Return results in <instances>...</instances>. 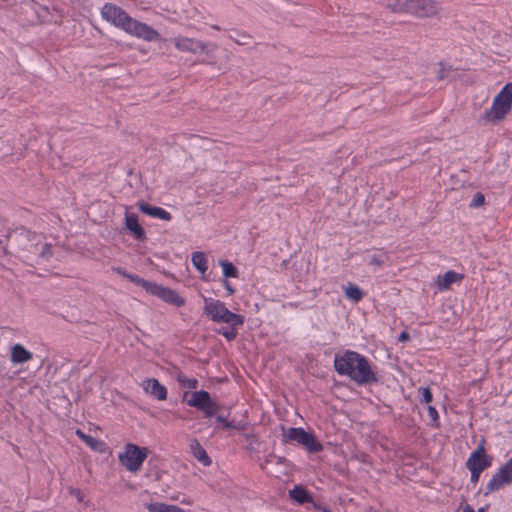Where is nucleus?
<instances>
[{"mask_svg": "<svg viewBox=\"0 0 512 512\" xmlns=\"http://www.w3.org/2000/svg\"><path fill=\"white\" fill-rule=\"evenodd\" d=\"M334 368L338 375L345 376L357 385H367L378 381L377 374L369 360L362 354L346 350L334 357Z\"/></svg>", "mask_w": 512, "mask_h": 512, "instance_id": "1", "label": "nucleus"}, {"mask_svg": "<svg viewBox=\"0 0 512 512\" xmlns=\"http://www.w3.org/2000/svg\"><path fill=\"white\" fill-rule=\"evenodd\" d=\"M101 16L105 21L138 39L147 42L161 39L159 32L152 26L130 17L126 11L113 3L103 5Z\"/></svg>", "mask_w": 512, "mask_h": 512, "instance_id": "2", "label": "nucleus"}, {"mask_svg": "<svg viewBox=\"0 0 512 512\" xmlns=\"http://www.w3.org/2000/svg\"><path fill=\"white\" fill-rule=\"evenodd\" d=\"M203 313L212 322L228 326H242L245 317L228 309L219 299L203 296Z\"/></svg>", "mask_w": 512, "mask_h": 512, "instance_id": "3", "label": "nucleus"}, {"mask_svg": "<svg viewBox=\"0 0 512 512\" xmlns=\"http://www.w3.org/2000/svg\"><path fill=\"white\" fill-rule=\"evenodd\" d=\"M512 109V82L504 87L493 98L492 105L481 116L483 124H498L506 118Z\"/></svg>", "mask_w": 512, "mask_h": 512, "instance_id": "4", "label": "nucleus"}, {"mask_svg": "<svg viewBox=\"0 0 512 512\" xmlns=\"http://www.w3.org/2000/svg\"><path fill=\"white\" fill-rule=\"evenodd\" d=\"M148 454V448L139 447L133 443H127L123 451L118 454V459L127 471L136 473L141 469Z\"/></svg>", "mask_w": 512, "mask_h": 512, "instance_id": "5", "label": "nucleus"}, {"mask_svg": "<svg viewBox=\"0 0 512 512\" xmlns=\"http://www.w3.org/2000/svg\"><path fill=\"white\" fill-rule=\"evenodd\" d=\"M173 42L176 49L181 52H189L194 55L205 54L208 58H211L217 50L215 43H203L195 38L185 36H177L173 39Z\"/></svg>", "mask_w": 512, "mask_h": 512, "instance_id": "6", "label": "nucleus"}, {"mask_svg": "<svg viewBox=\"0 0 512 512\" xmlns=\"http://www.w3.org/2000/svg\"><path fill=\"white\" fill-rule=\"evenodd\" d=\"M283 441L290 442L294 441L305 447L310 453H317L323 450V445L315 438V436L305 431L301 427L289 428L283 434Z\"/></svg>", "mask_w": 512, "mask_h": 512, "instance_id": "7", "label": "nucleus"}, {"mask_svg": "<svg viewBox=\"0 0 512 512\" xmlns=\"http://www.w3.org/2000/svg\"><path fill=\"white\" fill-rule=\"evenodd\" d=\"M512 483V457L501 465L492 475L486 485L484 495L487 496L492 492L502 489L504 486Z\"/></svg>", "mask_w": 512, "mask_h": 512, "instance_id": "8", "label": "nucleus"}, {"mask_svg": "<svg viewBox=\"0 0 512 512\" xmlns=\"http://www.w3.org/2000/svg\"><path fill=\"white\" fill-rule=\"evenodd\" d=\"M188 406L201 410L205 417H213L219 410V405L215 402L207 391L199 390L192 393L187 401Z\"/></svg>", "mask_w": 512, "mask_h": 512, "instance_id": "9", "label": "nucleus"}, {"mask_svg": "<svg viewBox=\"0 0 512 512\" xmlns=\"http://www.w3.org/2000/svg\"><path fill=\"white\" fill-rule=\"evenodd\" d=\"M492 464V457L489 456L482 445L478 446L466 461V467L468 469H474L484 471Z\"/></svg>", "mask_w": 512, "mask_h": 512, "instance_id": "10", "label": "nucleus"}, {"mask_svg": "<svg viewBox=\"0 0 512 512\" xmlns=\"http://www.w3.org/2000/svg\"><path fill=\"white\" fill-rule=\"evenodd\" d=\"M151 295L156 296L166 303L181 307L185 304L184 298H182L175 290L161 286L154 282L150 292Z\"/></svg>", "mask_w": 512, "mask_h": 512, "instance_id": "11", "label": "nucleus"}, {"mask_svg": "<svg viewBox=\"0 0 512 512\" xmlns=\"http://www.w3.org/2000/svg\"><path fill=\"white\" fill-rule=\"evenodd\" d=\"M409 10L410 15L419 18L432 17L438 12V5L434 0H413Z\"/></svg>", "mask_w": 512, "mask_h": 512, "instance_id": "12", "label": "nucleus"}, {"mask_svg": "<svg viewBox=\"0 0 512 512\" xmlns=\"http://www.w3.org/2000/svg\"><path fill=\"white\" fill-rule=\"evenodd\" d=\"M141 387L144 392L157 400L167 399V388L155 378H146L142 381Z\"/></svg>", "mask_w": 512, "mask_h": 512, "instance_id": "13", "label": "nucleus"}, {"mask_svg": "<svg viewBox=\"0 0 512 512\" xmlns=\"http://www.w3.org/2000/svg\"><path fill=\"white\" fill-rule=\"evenodd\" d=\"M138 208L142 213L152 218L160 219L163 221H170L172 219L171 214L161 207L152 206L145 202H139Z\"/></svg>", "mask_w": 512, "mask_h": 512, "instance_id": "14", "label": "nucleus"}, {"mask_svg": "<svg viewBox=\"0 0 512 512\" xmlns=\"http://www.w3.org/2000/svg\"><path fill=\"white\" fill-rule=\"evenodd\" d=\"M125 226L136 239L145 237V231L138 222V216L128 210L125 212Z\"/></svg>", "mask_w": 512, "mask_h": 512, "instance_id": "15", "label": "nucleus"}, {"mask_svg": "<svg viewBox=\"0 0 512 512\" xmlns=\"http://www.w3.org/2000/svg\"><path fill=\"white\" fill-rule=\"evenodd\" d=\"M463 277L464 276L462 274H459L453 270H449L445 274L439 275L435 284L439 291H445L451 286V284L460 282Z\"/></svg>", "mask_w": 512, "mask_h": 512, "instance_id": "16", "label": "nucleus"}, {"mask_svg": "<svg viewBox=\"0 0 512 512\" xmlns=\"http://www.w3.org/2000/svg\"><path fill=\"white\" fill-rule=\"evenodd\" d=\"M32 358L33 354L22 344L17 343L11 347L10 361L13 364H23L30 361Z\"/></svg>", "mask_w": 512, "mask_h": 512, "instance_id": "17", "label": "nucleus"}, {"mask_svg": "<svg viewBox=\"0 0 512 512\" xmlns=\"http://www.w3.org/2000/svg\"><path fill=\"white\" fill-rule=\"evenodd\" d=\"M190 450L192 455L204 466H210L212 463L211 458L207 454L204 447L196 439L190 442Z\"/></svg>", "mask_w": 512, "mask_h": 512, "instance_id": "18", "label": "nucleus"}, {"mask_svg": "<svg viewBox=\"0 0 512 512\" xmlns=\"http://www.w3.org/2000/svg\"><path fill=\"white\" fill-rule=\"evenodd\" d=\"M191 261L201 276L205 278L206 272L208 270V261L206 255L199 251L193 252L191 255Z\"/></svg>", "mask_w": 512, "mask_h": 512, "instance_id": "19", "label": "nucleus"}, {"mask_svg": "<svg viewBox=\"0 0 512 512\" xmlns=\"http://www.w3.org/2000/svg\"><path fill=\"white\" fill-rule=\"evenodd\" d=\"M413 0H387L386 5L394 13L409 14Z\"/></svg>", "mask_w": 512, "mask_h": 512, "instance_id": "20", "label": "nucleus"}, {"mask_svg": "<svg viewBox=\"0 0 512 512\" xmlns=\"http://www.w3.org/2000/svg\"><path fill=\"white\" fill-rule=\"evenodd\" d=\"M117 271L119 274H121L123 277L128 279L130 282L143 287L148 293L150 292V290L154 284V282L147 281V280L139 277L138 275L128 273L125 270L117 269Z\"/></svg>", "mask_w": 512, "mask_h": 512, "instance_id": "21", "label": "nucleus"}, {"mask_svg": "<svg viewBox=\"0 0 512 512\" xmlns=\"http://www.w3.org/2000/svg\"><path fill=\"white\" fill-rule=\"evenodd\" d=\"M290 497L299 504H304L312 500L309 493L302 486L296 485L289 491Z\"/></svg>", "mask_w": 512, "mask_h": 512, "instance_id": "22", "label": "nucleus"}, {"mask_svg": "<svg viewBox=\"0 0 512 512\" xmlns=\"http://www.w3.org/2000/svg\"><path fill=\"white\" fill-rule=\"evenodd\" d=\"M344 294L347 299L357 303L361 301L364 297L363 291L355 284L349 283L344 288Z\"/></svg>", "mask_w": 512, "mask_h": 512, "instance_id": "23", "label": "nucleus"}, {"mask_svg": "<svg viewBox=\"0 0 512 512\" xmlns=\"http://www.w3.org/2000/svg\"><path fill=\"white\" fill-rule=\"evenodd\" d=\"M149 512H178L179 507L161 502L150 503L147 505Z\"/></svg>", "mask_w": 512, "mask_h": 512, "instance_id": "24", "label": "nucleus"}, {"mask_svg": "<svg viewBox=\"0 0 512 512\" xmlns=\"http://www.w3.org/2000/svg\"><path fill=\"white\" fill-rule=\"evenodd\" d=\"M219 265L222 268V273L225 278H237L238 277V271L236 267L228 261L220 260Z\"/></svg>", "mask_w": 512, "mask_h": 512, "instance_id": "25", "label": "nucleus"}, {"mask_svg": "<svg viewBox=\"0 0 512 512\" xmlns=\"http://www.w3.org/2000/svg\"><path fill=\"white\" fill-rule=\"evenodd\" d=\"M75 433L81 440H83L89 447H91L94 450H96L98 444H100L99 440L90 435L85 434L80 429H77Z\"/></svg>", "mask_w": 512, "mask_h": 512, "instance_id": "26", "label": "nucleus"}, {"mask_svg": "<svg viewBox=\"0 0 512 512\" xmlns=\"http://www.w3.org/2000/svg\"><path fill=\"white\" fill-rule=\"evenodd\" d=\"M239 326H228L227 328H220L218 333L226 338L228 341H232L237 337V328Z\"/></svg>", "mask_w": 512, "mask_h": 512, "instance_id": "27", "label": "nucleus"}, {"mask_svg": "<svg viewBox=\"0 0 512 512\" xmlns=\"http://www.w3.org/2000/svg\"><path fill=\"white\" fill-rule=\"evenodd\" d=\"M178 382L181 386L188 389H196L198 387V380L196 378H189L186 376H179Z\"/></svg>", "mask_w": 512, "mask_h": 512, "instance_id": "28", "label": "nucleus"}, {"mask_svg": "<svg viewBox=\"0 0 512 512\" xmlns=\"http://www.w3.org/2000/svg\"><path fill=\"white\" fill-rule=\"evenodd\" d=\"M484 201H485V197L482 193L478 192L474 195L471 203H470V207H480L481 205L484 204Z\"/></svg>", "mask_w": 512, "mask_h": 512, "instance_id": "29", "label": "nucleus"}, {"mask_svg": "<svg viewBox=\"0 0 512 512\" xmlns=\"http://www.w3.org/2000/svg\"><path fill=\"white\" fill-rule=\"evenodd\" d=\"M421 393V401L425 403H430L432 401V393L428 387H423L419 389Z\"/></svg>", "mask_w": 512, "mask_h": 512, "instance_id": "30", "label": "nucleus"}, {"mask_svg": "<svg viewBox=\"0 0 512 512\" xmlns=\"http://www.w3.org/2000/svg\"><path fill=\"white\" fill-rule=\"evenodd\" d=\"M427 410H428V415H429L430 419L432 420V422L437 423L438 419H439V415H438L436 408L434 406L430 405V406H428Z\"/></svg>", "mask_w": 512, "mask_h": 512, "instance_id": "31", "label": "nucleus"}, {"mask_svg": "<svg viewBox=\"0 0 512 512\" xmlns=\"http://www.w3.org/2000/svg\"><path fill=\"white\" fill-rule=\"evenodd\" d=\"M369 264L381 267L384 264V260L378 255H373L369 260Z\"/></svg>", "mask_w": 512, "mask_h": 512, "instance_id": "32", "label": "nucleus"}, {"mask_svg": "<svg viewBox=\"0 0 512 512\" xmlns=\"http://www.w3.org/2000/svg\"><path fill=\"white\" fill-rule=\"evenodd\" d=\"M471 473L470 481L474 484H476L479 481L480 475L482 471L474 470V469H468Z\"/></svg>", "mask_w": 512, "mask_h": 512, "instance_id": "33", "label": "nucleus"}, {"mask_svg": "<svg viewBox=\"0 0 512 512\" xmlns=\"http://www.w3.org/2000/svg\"><path fill=\"white\" fill-rule=\"evenodd\" d=\"M223 285H224V287H225V289H226V291L228 292L229 295L234 294L235 289L233 288V286L227 280L223 281Z\"/></svg>", "mask_w": 512, "mask_h": 512, "instance_id": "34", "label": "nucleus"}, {"mask_svg": "<svg viewBox=\"0 0 512 512\" xmlns=\"http://www.w3.org/2000/svg\"><path fill=\"white\" fill-rule=\"evenodd\" d=\"M223 426L227 429H240V426L233 424V422L226 420Z\"/></svg>", "mask_w": 512, "mask_h": 512, "instance_id": "35", "label": "nucleus"}, {"mask_svg": "<svg viewBox=\"0 0 512 512\" xmlns=\"http://www.w3.org/2000/svg\"><path fill=\"white\" fill-rule=\"evenodd\" d=\"M50 248L51 247L49 244H45L43 247L42 256L48 257V255H50Z\"/></svg>", "mask_w": 512, "mask_h": 512, "instance_id": "36", "label": "nucleus"}, {"mask_svg": "<svg viewBox=\"0 0 512 512\" xmlns=\"http://www.w3.org/2000/svg\"><path fill=\"white\" fill-rule=\"evenodd\" d=\"M409 339V335L406 332H401L398 336V340L403 342Z\"/></svg>", "mask_w": 512, "mask_h": 512, "instance_id": "37", "label": "nucleus"}, {"mask_svg": "<svg viewBox=\"0 0 512 512\" xmlns=\"http://www.w3.org/2000/svg\"><path fill=\"white\" fill-rule=\"evenodd\" d=\"M71 493L73 495H75V497L79 500V501H82V493L80 492V490L78 489H75V490H72Z\"/></svg>", "mask_w": 512, "mask_h": 512, "instance_id": "38", "label": "nucleus"}, {"mask_svg": "<svg viewBox=\"0 0 512 512\" xmlns=\"http://www.w3.org/2000/svg\"><path fill=\"white\" fill-rule=\"evenodd\" d=\"M462 512H476V511L470 505H465L462 509Z\"/></svg>", "mask_w": 512, "mask_h": 512, "instance_id": "39", "label": "nucleus"}, {"mask_svg": "<svg viewBox=\"0 0 512 512\" xmlns=\"http://www.w3.org/2000/svg\"><path fill=\"white\" fill-rule=\"evenodd\" d=\"M216 420L217 422L224 424L227 419L224 416L219 415L216 417Z\"/></svg>", "mask_w": 512, "mask_h": 512, "instance_id": "40", "label": "nucleus"}, {"mask_svg": "<svg viewBox=\"0 0 512 512\" xmlns=\"http://www.w3.org/2000/svg\"><path fill=\"white\" fill-rule=\"evenodd\" d=\"M321 510V512H330L329 509L325 508V507H322V508H319Z\"/></svg>", "mask_w": 512, "mask_h": 512, "instance_id": "41", "label": "nucleus"}, {"mask_svg": "<svg viewBox=\"0 0 512 512\" xmlns=\"http://www.w3.org/2000/svg\"><path fill=\"white\" fill-rule=\"evenodd\" d=\"M236 42H237L238 44H242V45L247 44V42H246V41H239V40H236Z\"/></svg>", "mask_w": 512, "mask_h": 512, "instance_id": "42", "label": "nucleus"}, {"mask_svg": "<svg viewBox=\"0 0 512 512\" xmlns=\"http://www.w3.org/2000/svg\"><path fill=\"white\" fill-rule=\"evenodd\" d=\"M485 511H486V508H484V507H481V508H479V509L477 510V512H485Z\"/></svg>", "mask_w": 512, "mask_h": 512, "instance_id": "43", "label": "nucleus"}]
</instances>
